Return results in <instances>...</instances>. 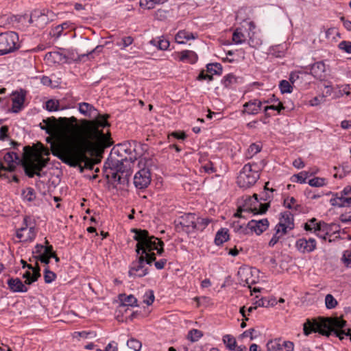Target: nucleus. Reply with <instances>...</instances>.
Returning <instances> with one entry per match:
<instances>
[{
  "mask_svg": "<svg viewBox=\"0 0 351 351\" xmlns=\"http://www.w3.org/2000/svg\"><path fill=\"white\" fill-rule=\"evenodd\" d=\"M109 114H98L93 121H85L80 127L77 124V119L71 117L70 118L55 117L48 118L43 122L47 128L41 127L46 130L48 134L58 123L64 130L75 132L73 142H52L51 148L52 154L57 156L64 163L75 167L80 162H84L85 169H93L95 163L89 158L86 154H93L95 151L94 141L103 148L112 145V141L110 136L105 134L99 128L109 127L107 119Z\"/></svg>",
  "mask_w": 351,
  "mask_h": 351,
  "instance_id": "f257e3e1",
  "label": "nucleus"
},
{
  "mask_svg": "<svg viewBox=\"0 0 351 351\" xmlns=\"http://www.w3.org/2000/svg\"><path fill=\"white\" fill-rule=\"evenodd\" d=\"M346 321L341 317H326L321 319L320 322L315 320L306 319L303 325L304 334L308 335L311 332H319L322 335L329 337L334 334L342 340L349 337L351 341V329L346 328Z\"/></svg>",
  "mask_w": 351,
  "mask_h": 351,
  "instance_id": "f03ea898",
  "label": "nucleus"
},
{
  "mask_svg": "<svg viewBox=\"0 0 351 351\" xmlns=\"http://www.w3.org/2000/svg\"><path fill=\"white\" fill-rule=\"evenodd\" d=\"M132 232L135 233L134 239L137 241L136 245V252L137 255L140 253L145 254H154L153 250H156L158 254H162L164 252V243L160 239L154 236H149L146 230L132 229Z\"/></svg>",
  "mask_w": 351,
  "mask_h": 351,
  "instance_id": "7ed1b4c3",
  "label": "nucleus"
},
{
  "mask_svg": "<svg viewBox=\"0 0 351 351\" xmlns=\"http://www.w3.org/2000/svg\"><path fill=\"white\" fill-rule=\"evenodd\" d=\"M259 172L260 168L257 164L247 163L245 165L237 177V184L243 189L251 187L259 179Z\"/></svg>",
  "mask_w": 351,
  "mask_h": 351,
  "instance_id": "20e7f679",
  "label": "nucleus"
},
{
  "mask_svg": "<svg viewBox=\"0 0 351 351\" xmlns=\"http://www.w3.org/2000/svg\"><path fill=\"white\" fill-rule=\"evenodd\" d=\"M49 160V158H45L40 154H38L33 158L24 161L22 165L25 175L29 178H33L34 176L41 177L40 172L47 165Z\"/></svg>",
  "mask_w": 351,
  "mask_h": 351,
  "instance_id": "39448f33",
  "label": "nucleus"
},
{
  "mask_svg": "<svg viewBox=\"0 0 351 351\" xmlns=\"http://www.w3.org/2000/svg\"><path fill=\"white\" fill-rule=\"evenodd\" d=\"M156 261V255L154 254H145L143 255L140 253L138 255V259L132 262L130 269L129 270V276L131 277L141 278L148 274V269L145 267V263L148 265L152 264Z\"/></svg>",
  "mask_w": 351,
  "mask_h": 351,
  "instance_id": "423d86ee",
  "label": "nucleus"
},
{
  "mask_svg": "<svg viewBox=\"0 0 351 351\" xmlns=\"http://www.w3.org/2000/svg\"><path fill=\"white\" fill-rule=\"evenodd\" d=\"M19 36L14 32L0 33V54L5 55L19 49Z\"/></svg>",
  "mask_w": 351,
  "mask_h": 351,
  "instance_id": "0eeeda50",
  "label": "nucleus"
},
{
  "mask_svg": "<svg viewBox=\"0 0 351 351\" xmlns=\"http://www.w3.org/2000/svg\"><path fill=\"white\" fill-rule=\"evenodd\" d=\"M55 16L53 12L48 9L33 10V19H36V26L43 28Z\"/></svg>",
  "mask_w": 351,
  "mask_h": 351,
  "instance_id": "6e6552de",
  "label": "nucleus"
},
{
  "mask_svg": "<svg viewBox=\"0 0 351 351\" xmlns=\"http://www.w3.org/2000/svg\"><path fill=\"white\" fill-rule=\"evenodd\" d=\"M125 162H128L127 158L121 159L120 160H117L115 161L112 160L111 161L106 162L104 167L107 168V165L108 166L110 169V173H111L112 178L116 180L119 173H125V171L130 170V167L125 165Z\"/></svg>",
  "mask_w": 351,
  "mask_h": 351,
  "instance_id": "1a4fd4ad",
  "label": "nucleus"
},
{
  "mask_svg": "<svg viewBox=\"0 0 351 351\" xmlns=\"http://www.w3.org/2000/svg\"><path fill=\"white\" fill-rule=\"evenodd\" d=\"M151 182V174L149 169H140L134 177V184L137 189L147 188Z\"/></svg>",
  "mask_w": 351,
  "mask_h": 351,
  "instance_id": "9d476101",
  "label": "nucleus"
},
{
  "mask_svg": "<svg viewBox=\"0 0 351 351\" xmlns=\"http://www.w3.org/2000/svg\"><path fill=\"white\" fill-rule=\"evenodd\" d=\"M27 217L24 218L23 223L25 226L16 231V237L22 242H31L35 239L36 235L34 227H27Z\"/></svg>",
  "mask_w": 351,
  "mask_h": 351,
  "instance_id": "9b49d317",
  "label": "nucleus"
},
{
  "mask_svg": "<svg viewBox=\"0 0 351 351\" xmlns=\"http://www.w3.org/2000/svg\"><path fill=\"white\" fill-rule=\"evenodd\" d=\"M26 91L21 90L20 92H15L13 93L12 98V112L18 113L21 110L23 106V104L25 99Z\"/></svg>",
  "mask_w": 351,
  "mask_h": 351,
  "instance_id": "f8f14e48",
  "label": "nucleus"
},
{
  "mask_svg": "<svg viewBox=\"0 0 351 351\" xmlns=\"http://www.w3.org/2000/svg\"><path fill=\"white\" fill-rule=\"evenodd\" d=\"M250 232H254L259 235L265 231L269 227V221L267 219L260 220L252 219L248 222Z\"/></svg>",
  "mask_w": 351,
  "mask_h": 351,
  "instance_id": "ddd939ff",
  "label": "nucleus"
},
{
  "mask_svg": "<svg viewBox=\"0 0 351 351\" xmlns=\"http://www.w3.org/2000/svg\"><path fill=\"white\" fill-rule=\"evenodd\" d=\"M296 248L302 253L311 252L316 248V241L314 239H300L296 241Z\"/></svg>",
  "mask_w": 351,
  "mask_h": 351,
  "instance_id": "4468645a",
  "label": "nucleus"
},
{
  "mask_svg": "<svg viewBox=\"0 0 351 351\" xmlns=\"http://www.w3.org/2000/svg\"><path fill=\"white\" fill-rule=\"evenodd\" d=\"M332 195L333 197L330 200L332 206L339 208L351 207V196H343L337 193Z\"/></svg>",
  "mask_w": 351,
  "mask_h": 351,
  "instance_id": "2eb2a0df",
  "label": "nucleus"
},
{
  "mask_svg": "<svg viewBox=\"0 0 351 351\" xmlns=\"http://www.w3.org/2000/svg\"><path fill=\"white\" fill-rule=\"evenodd\" d=\"M196 217L194 214L189 213L181 217L180 224L186 232L195 230Z\"/></svg>",
  "mask_w": 351,
  "mask_h": 351,
  "instance_id": "dca6fc26",
  "label": "nucleus"
},
{
  "mask_svg": "<svg viewBox=\"0 0 351 351\" xmlns=\"http://www.w3.org/2000/svg\"><path fill=\"white\" fill-rule=\"evenodd\" d=\"M326 65L323 62H317L311 67V74L317 80H324L325 78Z\"/></svg>",
  "mask_w": 351,
  "mask_h": 351,
  "instance_id": "f3484780",
  "label": "nucleus"
},
{
  "mask_svg": "<svg viewBox=\"0 0 351 351\" xmlns=\"http://www.w3.org/2000/svg\"><path fill=\"white\" fill-rule=\"evenodd\" d=\"M198 37L197 33H192L186 30H180L175 36L176 42L178 44H185L186 41L195 39Z\"/></svg>",
  "mask_w": 351,
  "mask_h": 351,
  "instance_id": "a211bd4d",
  "label": "nucleus"
},
{
  "mask_svg": "<svg viewBox=\"0 0 351 351\" xmlns=\"http://www.w3.org/2000/svg\"><path fill=\"white\" fill-rule=\"evenodd\" d=\"M8 285L13 292H27L28 290L25 285L18 278L9 279Z\"/></svg>",
  "mask_w": 351,
  "mask_h": 351,
  "instance_id": "6ab92c4d",
  "label": "nucleus"
},
{
  "mask_svg": "<svg viewBox=\"0 0 351 351\" xmlns=\"http://www.w3.org/2000/svg\"><path fill=\"white\" fill-rule=\"evenodd\" d=\"M262 103V101L258 99H254L245 103L243 105V107L245 108L243 112H247L249 114H258L261 110Z\"/></svg>",
  "mask_w": 351,
  "mask_h": 351,
  "instance_id": "aec40b11",
  "label": "nucleus"
},
{
  "mask_svg": "<svg viewBox=\"0 0 351 351\" xmlns=\"http://www.w3.org/2000/svg\"><path fill=\"white\" fill-rule=\"evenodd\" d=\"M289 228V230H293L294 228V219L293 215L289 212L285 211L281 213V217L278 223V227L285 226Z\"/></svg>",
  "mask_w": 351,
  "mask_h": 351,
  "instance_id": "412c9836",
  "label": "nucleus"
},
{
  "mask_svg": "<svg viewBox=\"0 0 351 351\" xmlns=\"http://www.w3.org/2000/svg\"><path fill=\"white\" fill-rule=\"evenodd\" d=\"M179 60L194 64L197 60V55L195 52L191 50H184L180 53Z\"/></svg>",
  "mask_w": 351,
  "mask_h": 351,
  "instance_id": "4be33fe9",
  "label": "nucleus"
},
{
  "mask_svg": "<svg viewBox=\"0 0 351 351\" xmlns=\"http://www.w3.org/2000/svg\"><path fill=\"white\" fill-rule=\"evenodd\" d=\"M229 239L228 230L226 228H221L216 233L215 238V243L217 245H222L224 242Z\"/></svg>",
  "mask_w": 351,
  "mask_h": 351,
  "instance_id": "5701e85b",
  "label": "nucleus"
},
{
  "mask_svg": "<svg viewBox=\"0 0 351 351\" xmlns=\"http://www.w3.org/2000/svg\"><path fill=\"white\" fill-rule=\"evenodd\" d=\"M282 340L280 339H275L270 340L267 343L268 351H284L282 346Z\"/></svg>",
  "mask_w": 351,
  "mask_h": 351,
  "instance_id": "b1692460",
  "label": "nucleus"
},
{
  "mask_svg": "<svg viewBox=\"0 0 351 351\" xmlns=\"http://www.w3.org/2000/svg\"><path fill=\"white\" fill-rule=\"evenodd\" d=\"M79 111L85 116L90 117L92 112L97 110L91 104L83 102L79 104Z\"/></svg>",
  "mask_w": 351,
  "mask_h": 351,
  "instance_id": "393cba45",
  "label": "nucleus"
},
{
  "mask_svg": "<svg viewBox=\"0 0 351 351\" xmlns=\"http://www.w3.org/2000/svg\"><path fill=\"white\" fill-rule=\"evenodd\" d=\"M150 43L161 50H166L169 47V40L165 38L152 39Z\"/></svg>",
  "mask_w": 351,
  "mask_h": 351,
  "instance_id": "a878e982",
  "label": "nucleus"
},
{
  "mask_svg": "<svg viewBox=\"0 0 351 351\" xmlns=\"http://www.w3.org/2000/svg\"><path fill=\"white\" fill-rule=\"evenodd\" d=\"M207 71L213 75H221L222 73V66L220 63H210L206 65Z\"/></svg>",
  "mask_w": 351,
  "mask_h": 351,
  "instance_id": "bb28decb",
  "label": "nucleus"
},
{
  "mask_svg": "<svg viewBox=\"0 0 351 351\" xmlns=\"http://www.w3.org/2000/svg\"><path fill=\"white\" fill-rule=\"evenodd\" d=\"M223 343L226 345V347L230 350H233L235 348V346L237 344V341L235 338L230 335H226L223 337Z\"/></svg>",
  "mask_w": 351,
  "mask_h": 351,
  "instance_id": "cd10ccee",
  "label": "nucleus"
},
{
  "mask_svg": "<svg viewBox=\"0 0 351 351\" xmlns=\"http://www.w3.org/2000/svg\"><path fill=\"white\" fill-rule=\"evenodd\" d=\"M131 173L132 172L130 170L125 171V173H119V176H117V179L114 180V181H117L119 184H128Z\"/></svg>",
  "mask_w": 351,
  "mask_h": 351,
  "instance_id": "c85d7f7f",
  "label": "nucleus"
},
{
  "mask_svg": "<svg viewBox=\"0 0 351 351\" xmlns=\"http://www.w3.org/2000/svg\"><path fill=\"white\" fill-rule=\"evenodd\" d=\"M285 109V107L282 102L278 101V105H271V106H267L264 108V112L265 114V116L269 117L271 116L269 112H268L269 110H273L278 111V113H280L281 110Z\"/></svg>",
  "mask_w": 351,
  "mask_h": 351,
  "instance_id": "c756f323",
  "label": "nucleus"
},
{
  "mask_svg": "<svg viewBox=\"0 0 351 351\" xmlns=\"http://www.w3.org/2000/svg\"><path fill=\"white\" fill-rule=\"evenodd\" d=\"M232 40L236 44H242L245 40V35L240 31L239 29H237L232 34Z\"/></svg>",
  "mask_w": 351,
  "mask_h": 351,
  "instance_id": "7c9ffc66",
  "label": "nucleus"
},
{
  "mask_svg": "<svg viewBox=\"0 0 351 351\" xmlns=\"http://www.w3.org/2000/svg\"><path fill=\"white\" fill-rule=\"evenodd\" d=\"M210 220L207 218H197L195 221V230H203L210 223Z\"/></svg>",
  "mask_w": 351,
  "mask_h": 351,
  "instance_id": "2f4dec72",
  "label": "nucleus"
},
{
  "mask_svg": "<svg viewBox=\"0 0 351 351\" xmlns=\"http://www.w3.org/2000/svg\"><path fill=\"white\" fill-rule=\"evenodd\" d=\"M127 346L134 351H140L142 344L138 340L132 338L128 341Z\"/></svg>",
  "mask_w": 351,
  "mask_h": 351,
  "instance_id": "473e14b6",
  "label": "nucleus"
},
{
  "mask_svg": "<svg viewBox=\"0 0 351 351\" xmlns=\"http://www.w3.org/2000/svg\"><path fill=\"white\" fill-rule=\"evenodd\" d=\"M270 206V203L267 202L265 204H259V208H257L256 207H252L250 206V211L253 212L254 214H263L265 213L266 211L268 210V208Z\"/></svg>",
  "mask_w": 351,
  "mask_h": 351,
  "instance_id": "72a5a7b5",
  "label": "nucleus"
},
{
  "mask_svg": "<svg viewBox=\"0 0 351 351\" xmlns=\"http://www.w3.org/2000/svg\"><path fill=\"white\" fill-rule=\"evenodd\" d=\"M203 335V333L202 331L197 330V329H193L191 330L188 333V339L191 340L192 342H195L198 341V339L202 337Z\"/></svg>",
  "mask_w": 351,
  "mask_h": 351,
  "instance_id": "f704fd0d",
  "label": "nucleus"
},
{
  "mask_svg": "<svg viewBox=\"0 0 351 351\" xmlns=\"http://www.w3.org/2000/svg\"><path fill=\"white\" fill-rule=\"evenodd\" d=\"M237 82V78L232 74H228L224 76L222 83L226 87H230L233 84Z\"/></svg>",
  "mask_w": 351,
  "mask_h": 351,
  "instance_id": "c9c22d12",
  "label": "nucleus"
},
{
  "mask_svg": "<svg viewBox=\"0 0 351 351\" xmlns=\"http://www.w3.org/2000/svg\"><path fill=\"white\" fill-rule=\"evenodd\" d=\"M279 87L282 93H290L293 90L290 82L285 80L280 81Z\"/></svg>",
  "mask_w": 351,
  "mask_h": 351,
  "instance_id": "e433bc0d",
  "label": "nucleus"
},
{
  "mask_svg": "<svg viewBox=\"0 0 351 351\" xmlns=\"http://www.w3.org/2000/svg\"><path fill=\"white\" fill-rule=\"evenodd\" d=\"M325 304L327 308L331 309L337 305V301L331 294H327L325 298Z\"/></svg>",
  "mask_w": 351,
  "mask_h": 351,
  "instance_id": "4c0bfd02",
  "label": "nucleus"
},
{
  "mask_svg": "<svg viewBox=\"0 0 351 351\" xmlns=\"http://www.w3.org/2000/svg\"><path fill=\"white\" fill-rule=\"evenodd\" d=\"M56 278V274L50 271L49 267H46L44 272V280L45 283H51Z\"/></svg>",
  "mask_w": 351,
  "mask_h": 351,
  "instance_id": "58836bf2",
  "label": "nucleus"
},
{
  "mask_svg": "<svg viewBox=\"0 0 351 351\" xmlns=\"http://www.w3.org/2000/svg\"><path fill=\"white\" fill-rule=\"evenodd\" d=\"M313 230L315 232H323L324 233L326 232V231H329V226L324 222H319L315 223L313 226Z\"/></svg>",
  "mask_w": 351,
  "mask_h": 351,
  "instance_id": "ea45409f",
  "label": "nucleus"
},
{
  "mask_svg": "<svg viewBox=\"0 0 351 351\" xmlns=\"http://www.w3.org/2000/svg\"><path fill=\"white\" fill-rule=\"evenodd\" d=\"M29 269H32V271L33 279L30 280L29 281L28 280L27 282L29 284H32L33 282L37 281L38 279L40 277V267H39L38 263H36V264L34 267L32 266V268H29Z\"/></svg>",
  "mask_w": 351,
  "mask_h": 351,
  "instance_id": "a19ab883",
  "label": "nucleus"
},
{
  "mask_svg": "<svg viewBox=\"0 0 351 351\" xmlns=\"http://www.w3.org/2000/svg\"><path fill=\"white\" fill-rule=\"evenodd\" d=\"M122 305L123 306H137V300L136 298L132 295H130L128 296L125 297L124 300H122Z\"/></svg>",
  "mask_w": 351,
  "mask_h": 351,
  "instance_id": "79ce46f5",
  "label": "nucleus"
},
{
  "mask_svg": "<svg viewBox=\"0 0 351 351\" xmlns=\"http://www.w3.org/2000/svg\"><path fill=\"white\" fill-rule=\"evenodd\" d=\"M275 191V189H271L269 191H263L260 195V200L264 202H268L270 203V201L273 199V192Z\"/></svg>",
  "mask_w": 351,
  "mask_h": 351,
  "instance_id": "37998d69",
  "label": "nucleus"
},
{
  "mask_svg": "<svg viewBox=\"0 0 351 351\" xmlns=\"http://www.w3.org/2000/svg\"><path fill=\"white\" fill-rule=\"evenodd\" d=\"M154 293L152 290H148L143 296V302L147 305H151L154 301Z\"/></svg>",
  "mask_w": 351,
  "mask_h": 351,
  "instance_id": "c03bdc74",
  "label": "nucleus"
},
{
  "mask_svg": "<svg viewBox=\"0 0 351 351\" xmlns=\"http://www.w3.org/2000/svg\"><path fill=\"white\" fill-rule=\"evenodd\" d=\"M59 108L58 100L49 99L46 102V109L49 111H56Z\"/></svg>",
  "mask_w": 351,
  "mask_h": 351,
  "instance_id": "a18cd8bd",
  "label": "nucleus"
},
{
  "mask_svg": "<svg viewBox=\"0 0 351 351\" xmlns=\"http://www.w3.org/2000/svg\"><path fill=\"white\" fill-rule=\"evenodd\" d=\"M252 198L251 197H248L247 199H246V202H245V208H239L237 212L234 215V217H241V213L243 211H247V212H251L250 211V202L252 201Z\"/></svg>",
  "mask_w": 351,
  "mask_h": 351,
  "instance_id": "49530a36",
  "label": "nucleus"
},
{
  "mask_svg": "<svg viewBox=\"0 0 351 351\" xmlns=\"http://www.w3.org/2000/svg\"><path fill=\"white\" fill-rule=\"evenodd\" d=\"M308 184L311 186L319 187L325 184V179L321 178H314L308 181Z\"/></svg>",
  "mask_w": 351,
  "mask_h": 351,
  "instance_id": "de8ad7c7",
  "label": "nucleus"
},
{
  "mask_svg": "<svg viewBox=\"0 0 351 351\" xmlns=\"http://www.w3.org/2000/svg\"><path fill=\"white\" fill-rule=\"evenodd\" d=\"M339 49L347 53H351V42L343 40L338 45Z\"/></svg>",
  "mask_w": 351,
  "mask_h": 351,
  "instance_id": "09e8293b",
  "label": "nucleus"
},
{
  "mask_svg": "<svg viewBox=\"0 0 351 351\" xmlns=\"http://www.w3.org/2000/svg\"><path fill=\"white\" fill-rule=\"evenodd\" d=\"M234 230L235 232L243 234H247L250 233V228L248 223L245 226L243 225L235 224L234 225Z\"/></svg>",
  "mask_w": 351,
  "mask_h": 351,
  "instance_id": "8fccbe9b",
  "label": "nucleus"
},
{
  "mask_svg": "<svg viewBox=\"0 0 351 351\" xmlns=\"http://www.w3.org/2000/svg\"><path fill=\"white\" fill-rule=\"evenodd\" d=\"M261 149V147L256 144H252L247 149V156L252 157L256 154L258 153Z\"/></svg>",
  "mask_w": 351,
  "mask_h": 351,
  "instance_id": "3c124183",
  "label": "nucleus"
},
{
  "mask_svg": "<svg viewBox=\"0 0 351 351\" xmlns=\"http://www.w3.org/2000/svg\"><path fill=\"white\" fill-rule=\"evenodd\" d=\"M133 38L131 36L124 37L121 39L120 42L117 43V45L119 47H122V49L125 48L126 47L130 45L133 43Z\"/></svg>",
  "mask_w": 351,
  "mask_h": 351,
  "instance_id": "603ef678",
  "label": "nucleus"
},
{
  "mask_svg": "<svg viewBox=\"0 0 351 351\" xmlns=\"http://www.w3.org/2000/svg\"><path fill=\"white\" fill-rule=\"evenodd\" d=\"M139 5L141 8L145 9H153L156 4L154 0H140Z\"/></svg>",
  "mask_w": 351,
  "mask_h": 351,
  "instance_id": "864d4df0",
  "label": "nucleus"
},
{
  "mask_svg": "<svg viewBox=\"0 0 351 351\" xmlns=\"http://www.w3.org/2000/svg\"><path fill=\"white\" fill-rule=\"evenodd\" d=\"M24 197L29 202L33 201L36 198L35 191L32 188H27L23 192Z\"/></svg>",
  "mask_w": 351,
  "mask_h": 351,
  "instance_id": "5fc2aeb1",
  "label": "nucleus"
},
{
  "mask_svg": "<svg viewBox=\"0 0 351 351\" xmlns=\"http://www.w3.org/2000/svg\"><path fill=\"white\" fill-rule=\"evenodd\" d=\"M275 231H276L275 234L273 235L272 238L271 239V240L269 241V242L268 243L269 246L271 247H274L278 242V241L282 237L280 234L279 229H276Z\"/></svg>",
  "mask_w": 351,
  "mask_h": 351,
  "instance_id": "6e6d98bb",
  "label": "nucleus"
},
{
  "mask_svg": "<svg viewBox=\"0 0 351 351\" xmlns=\"http://www.w3.org/2000/svg\"><path fill=\"white\" fill-rule=\"evenodd\" d=\"M274 302H275L274 300H273L271 302L270 300H268V301H267V303H266V301L264 298H261L258 300L256 301L254 304L256 306L268 307L271 305V306L274 305Z\"/></svg>",
  "mask_w": 351,
  "mask_h": 351,
  "instance_id": "4d7b16f0",
  "label": "nucleus"
},
{
  "mask_svg": "<svg viewBox=\"0 0 351 351\" xmlns=\"http://www.w3.org/2000/svg\"><path fill=\"white\" fill-rule=\"evenodd\" d=\"M34 258L36 260H39L40 262L47 265L49 263L51 256L50 255H47L46 254H42L39 255H36Z\"/></svg>",
  "mask_w": 351,
  "mask_h": 351,
  "instance_id": "13d9d810",
  "label": "nucleus"
},
{
  "mask_svg": "<svg viewBox=\"0 0 351 351\" xmlns=\"http://www.w3.org/2000/svg\"><path fill=\"white\" fill-rule=\"evenodd\" d=\"M341 259L345 265L349 267L351 263V252L346 251Z\"/></svg>",
  "mask_w": 351,
  "mask_h": 351,
  "instance_id": "bf43d9fd",
  "label": "nucleus"
},
{
  "mask_svg": "<svg viewBox=\"0 0 351 351\" xmlns=\"http://www.w3.org/2000/svg\"><path fill=\"white\" fill-rule=\"evenodd\" d=\"M282 346L284 351H293L294 349V343L290 341H282Z\"/></svg>",
  "mask_w": 351,
  "mask_h": 351,
  "instance_id": "052dcab7",
  "label": "nucleus"
},
{
  "mask_svg": "<svg viewBox=\"0 0 351 351\" xmlns=\"http://www.w3.org/2000/svg\"><path fill=\"white\" fill-rule=\"evenodd\" d=\"M96 351H118L117 343L114 341L109 343L105 350L97 349Z\"/></svg>",
  "mask_w": 351,
  "mask_h": 351,
  "instance_id": "680f3d73",
  "label": "nucleus"
},
{
  "mask_svg": "<svg viewBox=\"0 0 351 351\" xmlns=\"http://www.w3.org/2000/svg\"><path fill=\"white\" fill-rule=\"evenodd\" d=\"M296 203V200L294 197H291L290 198L287 197L286 199H284V206L289 208V209H292L293 208V206Z\"/></svg>",
  "mask_w": 351,
  "mask_h": 351,
  "instance_id": "e2e57ef3",
  "label": "nucleus"
},
{
  "mask_svg": "<svg viewBox=\"0 0 351 351\" xmlns=\"http://www.w3.org/2000/svg\"><path fill=\"white\" fill-rule=\"evenodd\" d=\"M8 127L3 125L0 128V140L4 141L8 137Z\"/></svg>",
  "mask_w": 351,
  "mask_h": 351,
  "instance_id": "0e129e2a",
  "label": "nucleus"
},
{
  "mask_svg": "<svg viewBox=\"0 0 351 351\" xmlns=\"http://www.w3.org/2000/svg\"><path fill=\"white\" fill-rule=\"evenodd\" d=\"M339 219L342 223H345L351 222V211L348 213L341 214Z\"/></svg>",
  "mask_w": 351,
  "mask_h": 351,
  "instance_id": "69168bd1",
  "label": "nucleus"
},
{
  "mask_svg": "<svg viewBox=\"0 0 351 351\" xmlns=\"http://www.w3.org/2000/svg\"><path fill=\"white\" fill-rule=\"evenodd\" d=\"M202 169H204V171L208 173H212L215 171V169L213 167V165L211 162H209L208 163L202 166Z\"/></svg>",
  "mask_w": 351,
  "mask_h": 351,
  "instance_id": "338daca9",
  "label": "nucleus"
},
{
  "mask_svg": "<svg viewBox=\"0 0 351 351\" xmlns=\"http://www.w3.org/2000/svg\"><path fill=\"white\" fill-rule=\"evenodd\" d=\"M294 176L296 177L298 182L300 183H304L307 177V173L301 172L297 175H295Z\"/></svg>",
  "mask_w": 351,
  "mask_h": 351,
  "instance_id": "774afa93",
  "label": "nucleus"
}]
</instances>
